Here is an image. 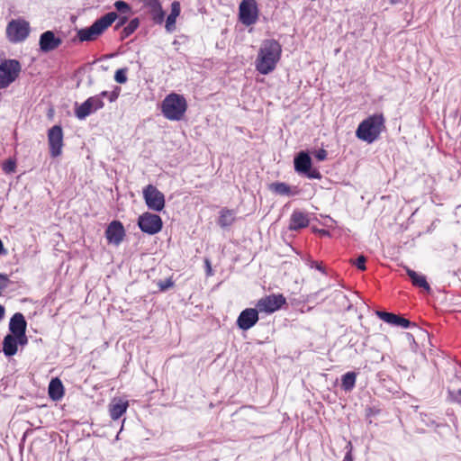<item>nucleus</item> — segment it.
I'll return each mask as SVG.
<instances>
[{
    "label": "nucleus",
    "instance_id": "27",
    "mask_svg": "<svg viewBox=\"0 0 461 461\" xmlns=\"http://www.w3.org/2000/svg\"><path fill=\"white\" fill-rule=\"evenodd\" d=\"M270 189L276 194L281 195H291L293 194L291 187L283 182H276L270 185Z\"/></svg>",
    "mask_w": 461,
    "mask_h": 461
},
{
    "label": "nucleus",
    "instance_id": "31",
    "mask_svg": "<svg viewBox=\"0 0 461 461\" xmlns=\"http://www.w3.org/2000/svg\"><path fill=\"white\" fill-rule=\"evenodd\" d=\"M95 111L102 109L104 105L102 96L99 95L87 98Z\"/></svg>",
    "mask_w": 461,
    "mask_h": 461
},
{
    "label": "nucleus",
    "instance_id": "45",
    "mask_svg": "<svg viewBox=\"0 0 461 461\" xmlns=\"http://www.w3.org/2000/svg\"><path fill=\"white\" fill-rule=\"evenodd\" d=\"M344 461H352V456H351L350 452H348L346 455Z\"/></svg>",
    "mask_w": 461,
    "mask_h": 461
},
{
    "label": "nucleus",
    "instance_id": "35",
    "mask_svg": "<svg viewBox=\"0 0 461 461\" xmlns=\"http://www.w3.org/2000/svg\"><path fill=\"white\" fill-rule=\"evenodd\" d=\"M449 393L452 401L461 402V388H453L449 391Z\"/></svg>",
    "mask_w": 461,
    "mask_h": 461
},
{
    "label": "nucleus",
    "instance_id": "8",
    "mask_svg": "<svg viewBox=\"0 0 461 461\" xmlns=\"http://www.w3.org/2000/svg\"><path fill=\"white\" fill-rule=\"evenodd\" d=\"M259 17L256 0H242L239 5V21L245 26L255 24Z\"/></svg>",
    "mask_w": 461,
    "mask_h": 461
},
{
    "label": "nucleus",
    "instance_id": "5",
    "mask_svg": "<svg viewBox=\"0 0 461 461\" xmlns=\"http://www.w3.org/2000/svg\"><path fill=\"white\" fill-rule=\"evenodd\" d=\"M22 67L16 59H0V89L8 87L21 73Z\"/></svg>",
    "mask_w": 461,
    "mask_h": 461
},
{
    "label": "nucleus",
    "instance_id": "37",
    "mask_svg": "<svg viewBox=\"0 0 461 461\" xmlns=\"http://www.w3.org/2000/svg\"><path fill=\"white\" fill-rule=\"evenodd\" d=\"M9 282L10 280L6 275L0 274V295L2 294V292L8 286Z\"/></svg>",
    "mask_w": 461,
    "mask_h": 461
},
{
    "label": "nucleus",
    "instance_id": "9",
    "mask_svg": "<svg viewBox=\"0 0 461 461\" xmlns=\"http://www.w3.org/2000/svg\"><path fill=\"white\" fill-rule=\"evenodd\" d=\"M138 226L141 231L154 235L162 230L163 221L159 215L146 212L139 216Z\"/></svg>",
    "mask_w": 461,
    "mask_h": 461
},
{
    "label": "nucleus",
    "instance_id": "23",
    "mask_svg": "<svg viewBox=\"0 0 461 461\" xmlns=\"http://www.w3.org/2000/svg\"><path fill=\"white\" fill-rule=\"evenodd\" d=\"M17 339L14 335L8 334L3 341V351L5 356L11 357L17 353Z\"/></svg>",
    "mask_w": 461,
    "mask_h": 461
},
{
    "label": "nucleus",
    "instance_id": "14",
    "mask_svg": "<svg viewBox=\"0 0 461 461\" xmlns=\"http://www.w3.org/2000/svg\"><path fill=\"white\" fill-rule=\"evenodd\" d=\"M124 236L125 231L123 225L119 221H112L105 230V237L108 242L115 245L120 244L123 240Z\"/></svg>",
    "mask_w": 461,
    "mask_h": 461
},
{
    "label": "nucleus",
    "instance_id": "3",
    "mask_svg": "<svg viewBox=\"0 0 461 461\" xmlns=\"http://www.w3.org/2000/svg\"><path fill=\"white\" fill-rule=\"evenodd\" d=\"M187 110L185 98L179 94L167 95L161 104V113L169 121H180Z\"/></svg>",
    "mask_w": 461,
    "mask_h": 461
},
{
    "label": "nucleus",
    "instance_id": "18",
    "mask_svg": "<svg viewBox=\"0 0 461 461\" xmlns=\"http://www.w3.org/2000/svg\"><path fill=\"white\" fill-rule=\"evenodd\" d=\"M308 216L302 212H294L291 215L289 229L297 230L309 225Z\"/></svg>",
    "mask_w": 461,
    "mask_h": 461
},
{
    "label": "nucleus",
    "instance_id": "47",
    "mask_svg": "<svg viewBox=\"0 0 461 461\" xmlns=\"http://www.w3.org/2000/svg\"><path fill=\"white\" fill-rule=\"evenodd\" d=\"M4 251V245L2 240H0V254Z\"/></svg>",
    "mask_w": 461,
    "mask_h": 461
},
{
    "label": "nucleus",
    "instance_id": "2",
    "mask_svg": "<svg viewBox=\"0 0 461 461\" xmlns=\"http://www.w3.org/2000/svg\"><path fill=\"white\" fill-rule=\"evenodd\" d=\"M385 118L383 113H374L363 120L356 131V136L367 143L376 140L380 134L384 131Z\"/></svg>",
    "mask_w": 461,
    "mask_h": 461
},
{
    "label": "nucleus",
    "instance_id": "26",
    "mask_svg": "<svg viewBox=\"0 0 461 461\" xmlns=\"http://www.w3.org/2000/svg\"><path fill=\"white\" fill-rule=\"evenodd\" d=\"M94 112H95V110L87 99L82 104L75 108V115L79 120H84Z\"/></svg>",
    "mask_w": 461,
    "mask_h": 461
},
{
    "label": "nucleus",
    "instance_id": "7",
    "mask_svg": "<svg viewBox=\"0 0 461 461\" xmlns=\"http://www.w3.org/2000/svg\"><path fill=\"white\" fill-rule=\"evenodd\" d=\"M30 24L24 19H15L8 23L6 26V36L13 43L22 42L30 34Z\"/></svg>",
    "mask_w": 461,
    "mask_h": 461
},
{
    "label": "nucleus",
    "instance_id": "21",
    "mask_svg": "<svg viewBox=\"0 0 461 461\" xmlns=\"http://www.w3.org/2000/svg\"><path fill=\"white\" fill-rule=\"evenodd\" d=\"M49 395L52 401H59L64 395V386L59 378H53L49 384Z\"/></svg>",
    "mask_w": 461,
    "mask_h": 461
},
{
    "label": "nucleus",
    "instance_id": "30",
    "mask_svg": "<svg viewBox=\"0 0 461 461\" xmlns=\"http://www.w3.org/2000/svg\"><path fill=\"white\" fill-rule=\"evenodd\" d=\"M114 7L116 10L121 14L124 15H130L131 13V6L122 0H118L114 3Z\"/></svg>",
    "mask_w": 461,
    "mask_h": 461
},
{
    "label": "nucleus",
    "instance_id": "24",
    "mask_svg": "<svg viewBox=\"0 0 461 461\" xmlns=\"http://www.w3.org/2000/svg\"><path fill=\"white\" fill-rule=\"evenodd\" d=\"M357 373L350 371L341 376L340 387L345 392H350L356 385Z\"/></svg>",
    "mask_w": 461,
    "mask_h": 461
},
{
    "label": "nucleus",
    "instance_id": "42",
    "mask_svg": "<svg viewBox=\"0 0 461 461\" xmlns=\"http://www.w3.org/2000/svg\"><path fill=\"white\" fill-rule=\"evenodd\" d=\"M129 15H123L119 18V22L117 23L115 29L120 28L121 26L124 25L128 20Z\"/></svg>",
    "mask_w": 461,
    "mask_h": 461
},
{
    "label": "nucleus",
    "instance_id": "12",
    "mask_svg": "<svg viewBox=\"0 0 461 461\" xmlns=\"http://www.w3.org/2000/svg\"><path fill=\"white\" fill-rule=\"evenodd\" d=\"M258 308H247L243 310L237 319V325L240 330H248L258 321Z\"/></svg>",
    "mask_w": 461,
    "mask_h": 461
},
{
    "label": "nucleus",
    "instance_id": "15",
    "mask_svg": "<svg viewBox=\"0 0 461 461\" xmlns=\"http://www.w3.org/2000/svg\"><path fill=\"white\" fill-rule=\"evenodd\" d=\"M143 5L149 9L152 20L157 24H161L165 19V12L159 0H143Z\"/></svg>",
    "mask_w": 461,
    "mask_h": 461
},
{
    "label": "nucleus",
    "instance_id": "13",
    "mask_svg": "<svg viewBox=\"0 0 461 461\" xmlns=\"http://www.w3.org/2000/svg\"><path fill=\"white\" fill-rule=\"evenodd\" d=\"M62 43V39L57 37L52 31H46L40 36L39 46L42 52L48 53L58 49Z\"/></svg>",
    "mask_w": 461,
    "mask_h": 461
},
{
    "label": "nucleus",
    "instance_id": "41",
    "mask_svg": "<svg viewBox=\"0 0 461 461\" xmlns=\"http://www.w3.org/2000/svg\"><path fill=\"white\" fill-rule=\"evenodd\" d=\"M15 337H16V339H17V345L18 344H20V345L27 344L28 339L26 337L25 332H23V335H16Z\"/></svg>",
    "mask_w": 461,
    "mask_h": 461
},
{
    "label": "nucleus",
    "instance_id": "25",
    "mask_svg": "<svg viewBox=\"0 0 461 461\" xmlns=\"http://www.w3.org/2000/svg\"><path fill=\"white\" fill-rule=\"evenodd\" d=\"M235 221L234 212L233 210H230L227 208H223L220 212V216L218 219V224L221 228H226L230 226Z\"/></svg>",
    "mask_w": 461,
    "mask_h": 461
},
{
    "label": "nucleus",
    "instance_id": "29",
    "mask_svg": "<svg viewBox=\"0 0 461 461\" xmlns=\"http://www.w3.org/2000/svg\"><path fill=\"white\" fill-rule=\"evenodd\" d=\"M128 405H112L110 409L111 418L114 420L121 418L126 411Z\"/></svg>",
    "mask_w": 461,
    "mask_h": 461
},
{
    "label": "nucleus",
    "instance_id": "4",
    "mask_svg": "<svg viewBox=\"0 0 461 461\" xmlns=\"http://www.w3.org/2000/svg\"><path fill=\"white\" fill-rule=\"evenodd\" d=\"M118 18L115 12H110L97 19L91 26L81 29L77 32L80 41H91L96 40L108 29Z\"/></svg>",
    "mask_w": 461,
    "mask_h": 461
},
{
    "label": "nucleus",
    "instance_id": "48",
    "mask_svg": "<svg viewBox=\"0 0 461 461\" xmlns=\"http://www.w3.org/2000/svg\"><path fill=\"white\" fill-rule=\"evenodd\" d=\"M390 2H391L392 4H393V3H394V1H393V0H390Z\"/></svg>",
    "mask_w": 461,
    "mask_h": 461
},
{
    "label": "nucleus",
    "instance_id": "28",
    "mask_svg": "<svg viewBox=\"0 0 461 461\" xmlns=\"http://www.w3.org/2000/svg\"><path fill=\"white\" fill-rule=\"evenodd\" d=\"M140 21L138 18H134L130 21V23L122 29L121 32L122 40L128 38L131 34H132L139 27Z\"/></svg>",
    "mask_w": 461,
    "mask_h": 461
},
{
    "label": "nucleus",
    "instance_id": "39",
    "mask_svg": "<svg viewBox=\"0 0 461 461\" xmlns=\"http://www.w3.org/2000/svg\"><path fill=\"white\" fill-rule=\"evenodd\" d=\"M307 175V176L309 178H313V179H320L321 177V173L317 170V169H314V170H309L308 173H305Z\"/></svg>",
    "mask_w": 461,
    "mask_h": 461
},
{
    "label": "nucleus",
    "instance_id": "40",
    "mask_svg": "<svg viewBox=\"0 0 461 461\" xmlns=\"http://www.w3.org/2000/svg\"><path fill=\"white\" fill-rule=\"evenodd\" d=\"M315 158L319 160V161H322V160H325L326 158H327V151L323 149L318 150L315 154Z\"/></svg>",
    "mask_w": 461,
    "mask_h": 461
},
{
    "label": "nucleus",
    "instance_id": "6",
    "mask_svg": "<svg viewBox=\"0 0 461 461\" xmlns=\"http://www.w3.org/2000/svg\"><path fill=\"white\" fill-rule=\"evenodd\" d=\"M287 305L286 298L283 294H271L261 297L256 304L259 312L271 314Z\"/></svg>",
    "mask_w": 461,
    "mask_h": 461
},
{
    "label": "nucleus",
    "instance_id": "1",
    "mask_svg": "<svg viewBox=\"0 0 461 461\" xmlns=\"http://www.w3.org/2000/svg\"><path fill=\"white\" fill-rule=\"evenodd\" d=\"M282 56V46L274 39L264 40L255 60L256 70L261 75L272 73Z\"/></svg>",
    "mask_w": 461,
    "mask_h": 461
},
{
    "label": "nucleus",
    "instance_id": "44",
    "mask_svg": "<svg viewBox=\"0 0 461 461\" xmlns=\"http://www.w3.org/2000/svg\"><path fill=\"white\" fill-rule=\"evenodd\" d=\"M5 316V308L0 304V320H2Z\"/></svg>",
    "mask_w": 461,
    "mask_h": 461
},
{
    "label": "nucleus",
    "instance_id": "43",
    "mask_svg": "<svg viewBox=\"0 0 461 461\" xmlns=\"http://www.w3.org/2000/svg\"><path fill=\"white\" fill-rule=\"evenodd\" d=\"M205 265H206V268H207V274L211 275L212 267H211V263H210L209 259H205Z\"/></svg>",
    "mask_w": 461,
    "mask_h": 461
},
{
    "label": "nucleus",
    "instance_id": "34",
    "mask_svg": "<svg viewBox=\"0 0 461 461\" xmlns=\"http://www.w3.org/2000/svg\"><path fill=\"white\" fill-rule=\"evenodd\" d=\"M158 286L159 287L160 291H166L168 288H171L174 286V282L171 278H167L166 280H160L158 283Z\"/></svg>",
    "mask_w": 461,
    "mask_h": 461
},
{
    "label": "nucleus",
    "instance_id": "46",
    "mask_svg": "<svg viewBox=\"0 0 461 461\" xmlns=\"http://www.w3.org/2000/svg\"><path fill=\"white\" fill-rule=\"evenodd\" d=\"M53 113H54V110H53V108H50V109L49 110V113H48V116H49V118H50V119H51V118L53 117Z\"/></svg>",
    "mask_w": 461,
    "mask_h": 461
},
{
    "label": "nucleus",
    "instance_id": "10",
    "mask_svg": "<svg viewBox=\"0 0 461 461\" xmlns=\"http://www.w3.org/2000/svg\"><path fill=\"white\" fill-rule=\"evenodd\" d=\"M143 197L147 206L157 212H160L165 207V195L153 185H148L143 189Z\"/></svg>",
    "mask_w": 461,
    "mask_h": 461
},
{
    "label": "nucleus",
    "instance_id": "20",
    "mask_svg": "<svg viewBox=\"0 0 461 461\" xmlns=\"http://www.w3.org/2000/svg\"><path fill=\"white\" fill-rule=\"evenodd\" d=\"M312 167V159L305 152H301L294 158V168L299 173H308Z\"/></svg>",
    "mask_w": 461,
    "mask_h": 461
},
{
    "label": "nucleus",
    "instance_id": "33",
    "mask_svg": "<svg viewBox=\"0 0 461 461\" xmlns=\"http://www.w3.org/2000/svg\"><path fill=\"white\" fill-rule=\"evenodd\" d=\"M127 68H120L116 70L114 79L117 83L124 84L127 81Z\"/></svg>",
    "mask_w": 461,
    "mask_h": 461
},
{
    "label": "nucleus",
    "instance_id": "32",
    "mask_svg": "<svg viewBox=\"0 0 461 461\" xmlns=\"http://www.w3.org/2000/svg\"><path fill=\"white\" fill-rule=\"evenodd\" d=\"M121 92V88L119 86H116L112 92L108 91H103L100 93V95L103 97H107L110 102H114Z\"/></svg>",
    "mask_w": 461,
    "mask_h": 461
},
{
    "label": "nucleus",
    "instance_id": "17",
    "mask_svg": "<svg viewBox=\"0 0 461 461\" xmlns=\"http://www.w3.org/2000/svg\"><path fill=\"white\" fill-rule=\"evenodd\" d=\"M27 323L21 312H16L10 320L9 329L13 335H23L26 332Z\"/></svg>",
    "mask_w": 461,
    "mask_h": 461
},
{
    "label": "nucleus",
    "instance_id": "16",
    "mask_svg": "<svg viewBox=\"0 0 461 461\" xmlns=\"http://www.w3.org/2000/svg\"><path fill=\"white\" fill-rule=\"evenodd\" d=\"M376 315L385 321L388 324H391L393 326H398L402 328H409L411 326V321L400 315H396L392 312H383V311H377Z\"/></svg>",
    "mask_w": 461,
    "mask_h": 461
},
{
    "label": "nucleus",
    "instance_id": "38",
    "mask_svg": "<svg viewBox=\"0 0 461 461\" xmlns=\"http://www.w3.org/2000/svg\"><path fill=\"white\" fill-rule=\"evenodd\" d=\"M3 169L6 173L14 172L15 169V163L13 161H7L4 164Z\"/></svg>",
    "mask_w": 461,
    "mask_h": 461
},
{
    "label": "nucleus",
    "instance_id": "19",
    "mask_svg": "<svg viewBox=\"0 0 461 461\" xmlns=\"http://www.w3.org/2000/svg\"><path fill=\"white\" fill-rule=\"evenodd\" d=\"M180 12H181L180 3L177 1H174L171 4V12L166 20L165 28H166L167 32H172L175 31L176 21V18L179 16Z\"/></svg>",
    "mask_w": 461,
    "mask_h": 461
},
{
    "label": "nucleus",
    "instance_id": "11",
    "mask_svg": "<svg viewBox=\"0 0 461 461\" xmlns=\"http://www.w3.org/2000/svg\"><path fill=\"white\" fill-rule=\"evenodd\" d=\"M48 144L52 158L59 157L62 154L64 140L63 130L60 125H54L48 131Z\"/></svg>",
    "mask_w": 461,
    "mask_h": 461
},
{
    "label": "nucleus",
    "instance_id": "22",
    "mask_svg": "<svg viewBox=\"0 0 461 461\" xmlns=\"http://www.w3.org/2000/svg\"><path fill=\"white\" fill-rule=\"evenodd\" d=\"M406 273L408 276L411 278V283L414 286L423 288L426 291L430 290L429 285L428 284L426 277L424 276L420 275L410 268H406Z\"/></svg>",
    "mask_w": 461,
    "mask_h": 461
},
{
    "label": "nucleus",
    "instance_id": "36",
    "mask_svg": "<svg viewBox=\"0 0 461 461\" xmlns=\"http://www.w3.org/2000/svg\"><path fill=\"white\" fill-rule=\"evenodd\" d=\"M366 258L365 256L361 255L359 256L356 261L354 262L355 266L361 271H365L366 269Z\"/></svg>",
    "mask_w": 461,
    "mask_h": 461
}]
</instances>
